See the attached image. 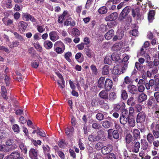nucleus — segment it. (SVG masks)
<instances>
[{"label": "nucleus", "mask_w": 159, "mask_h": 159, "mask_svg": "<svg viewBox=\"0 0 159 159\" xmlns=\"http://www.w3.org/2000/svg\"><path fill=\"white\" fill-rule=\"evenodd\" d=\"M140 146V143L139 142L135 143L133 148V151L136 153L138 152Z\"/></svg>", "instance_id": "31"}, {"label": "nucleus", "mask_w": 159, "mask_h": 159, "mask_svg": "<svg viewBox=\"0 0 159 159\" xmlns=\"http://www.w3.org/2000/svg\"><path fill=\"white\" fill-rule=\"evenodd\" d=\"M107 9L106 7L103 6L100 7L98 10L99 13L100 14H104L107 12Z\"/></svg>", "instance_id": "41"}, {"label": "nucleus", "mask_w": 159, "mask_h": 159, "mask_svg": "<svg viewBox=\"0 0 159 159\" xmlns=\"http://www.w3.org/2000/svg\"><path fill=\"white\" fill-rule=\"evenodd\" d=\"M153 63L155 66L159 65V53L158 54V58H155L153 61Z\"/></svg>", "instance_id": "64"}, {"label": "nucleus", "mask_w": 159, "mask_h": 159, "mask_svg": "<svg viewBox=\"0 0 159 159\" xmlns=\"http://www.w3.org/2000/svg\"><path fill=\"white\" fill-rule=\"evenodd\" d=\"M49 36L50 39L53 42L56 41L59 38L58 34L55 31L50 32L49 33Z\"/></svg>", "instance_id": "6"}, {"label": "nucleus", "mask_w": 159, "mask_h": 159, "mask_svg": "<svg viewBox=\"0 0 159 159\" xmlns=\"http://www.w3.org/2000/svg\"><path fill=\"white\" fill-rule=\"evenodd\" d=\"M37 29L38 31L40 33H42L45 30V29L44 26L40 25H38L37 26Z\"/></svg>", "instance_id": "58"}, {"label": "nucleus", "mask_w": 159, "mask_h": 159, "mask_svg": "<svg viewBox=\"0 0 159 159\" xmlns=\"http://www.w3.org/2000/svg\"><path fill=\"white\" fill-rule=\"evenodd\" d=\"M29 156L31 159H38V150L31 148L29 151Z\"/></svg>", "instance_id": "1"}, {"label": "nucleus", "mask_w": 159, "mask_h": 159, "mask_svg": "<svg viewBox=\"0 0 159 159\" xmlns=\"http://www.w3.org/2000/svg\"><path fill=\"white\" fill-rule=\"evenodd\" d=\"M19 147L22 151L25 153H26L27 151V149L26 147L24 145L23 143H20L19 145Z\"/></svg>", "instance_id": "48"}, {"label": "nucleus", "mask_w": 159, "mask_h": 159, "mask_svg": "<svg viewBox=\"0 0 159 159\" xmlns=\"http://www.w3.org/2000/svg\"><path fill=\"white\" fill-rule=\"evenodd\" d=\"M69 18V14L68 12L65 11L59 17L58 22L62 23L63 20L67 19Z\"/></svg>", "instance_id": "9"}, {"label": "nucleus", "mask_w": 159, "mask_h": 159, "mask_svg": "<svg viewBox=\"0 0 159 159\" xmlns=\"http://www.w3.org/2000/svg\"><path fill=\"white\" fill-rule=\"evenodd\" d=\"M58 145L61 148H64L66 146V144L63 140H61L59 142Z\"/></svg>", "instance_id": "61"}, {"label": "nucleus", "mask_w": 159, "mask_h": 159, "mask_svg": "<svg viewBox=\"0 0 159 159\" xmlns=\"http://www.w3.org/2000/svg\"><path fill=\"white\" fill-rule=\"evenodd\" d=\"M109 73V69L108 66H105L102 69V74L104 75H108Z\"/></svg>", "instance_id": "38"}, {"label": "nucleus", "mask_w": 159, "mask_h": 159, "mask_svg": "<svg viewBox=\"0 0 159 159\" xmlns=\"http://www.w3.org/2000/svg\"><path fill=\"white\" fill-rule=\"evenodd\" d=\"M34 46L35 48L39 52H41L42 51L43 49L42 47L38 43H35Z\"/></svg>", "instance_id": "59"}, {"label": "nucleus", "mask_w": 159, "mask_h": 159, "mask_svg": "<svg viewBox=\"0 0 159 159\" xmlns=\"http://www.w3.org/2000/svg\"><path fill=\"white\" fill-rule=\"evenodd\" d=\"M111 125V122L108 121H103L102 122V125L105 128H109Z\"/></svg>", "instance_id": "44"}, {"label": "nucleus", "mask_w": 159, "mask_h": 159, "mask_svg": "<svg viewBox=\"0 0 159 159\" xmlns=\"http://www.w3.org/2000/svg\"><path fill=\"white\" fill-rule=\"evenodd\" d=\"M86 55L89 58L93 57H95V54L93 52L89 49H87L86 50Z\"/></svg>", "instance_id": "35"}, {"label": "nucleus", "mask_w": 159, "mask_h": 159, "mask_svg": "<svg viewBox=\"0 0 159 159\" xmlns=\"http://www.w3.org/2000/svg\"><path fill=\"white\" fill-rule=\"evenodd\" d=\"M105 78L103 77H100L98 80V86L99 88H102L104 86Z\"/></svg>", "instance_id": "27"}, {"label": "nucleus", "mask_w": 159, "mask_h": 159, "mask_svg": "<svg viewBox=\"0 0 159 159\" xmlns=\"http://www.w3.org/2000/svg\"><path fill=\"white\" fill-rule=\"evenodd\" d=\"M117 98L116 93L115 92H111L108 94V99L111 101H114Z\"/></svg>", "instance_id": "30"}, {"label": "nucleus", "mask_w": 159, "mask_h": 159, "mask_svg": "<svg viewBox=\"0 0 159 159\" xmlns=\"http://www.w3.org/2000/svg\"><path fill=\"white\" fill-rule=\"evenodd\" d=\"M124 36L123 32H118L117 34L114 36L112 39L113 41H116L117 40L121 39Z\"/></svg>", "instance_id": "23"}, {"label": "nucleus", "mask_w": 159, "mask_h": 159, "mask_svg": "<svg viewBox=\"0 0 159 159\" xmlns=\"http://www.w3.org/2000/svg\"><path fill=\"white\" fill-rule=\"evenodd\" d=\"M147 140L150 144H152L154 140V137L152 134L149 132L147 135Z\"/></svg>", "instance_id": "29"}, {"label": "nucleus", "mask_w": 159, "mask_h": 159, "mask_svg": "<svg viewBox=\"0 0 159 159\" xmlns=\"http://www.w3.org/2000/svg\"><path fill=\"white\" fill-rule=\"evenodd\" d=\"M129 119V118L120 116V122L121 124L125 125L128 122Z\"/></svg>", "instance_id": "37"}, {"label": "nucleus", "mask_w": 159, "mask_h": 159, "mask_svg": "<svg viewBox=\"0 0 159 159\" xmlns=\"http://www.w3.org/2000/svg\"><path fill=\"white\" fill-rule=\"evenodd\" d=\"M10 149L7 146L5 145L0 146V151H2L7 152L9 151Z\"/></svg>", "instance_id": "45"}, {"label": "nucleus", "mask_w": 159, "mask_h": 159, "mask_svg": "<svg viewBox=\"0 0 159 159\" xmlns=\"http://www.w3.org/2000/svg\"><path fill=\"white\" fill-rule=\"evenodd\" d=\"M19 44V43L17 41H14L12 43H10L9 46L11 48L17 47Z\"/></svg>", "instance_id": "60"}, {"label": "nucleus", "mask_w": 159, "mask_h": 159, "mask_svg": "<svg viewBox=\"0 0 159 159\" xmlns=\"http://www.w3.org/2000/svg\"><path fill=\"white\" fill-rule=\"evenodd\" d=\"M121 97L124 99L126 100L128 98V95L125 90H122L121 91Z\"/></svg>", "instance_id": "46"}, {"label": "nucleus", "mask_w": 159, "mask_h": 159, "mask_svg": "<svg viewBox=\"0 0 159 159\" xmlns=\"http://www.w3.org/2000/svg\"><path fill=\"white\" fill-rule=\"evenodd\" d=\"M107 90H102L99 93V96L101 98L105 100L108 99V93Z\"/></svg>", "instance_id": "15"}, {"label": "nucleus", "mask_w": 159, "mask_h": 159, "mask_svg": "<svg viewBox=\"0 0 159 159\" xmlns=\"http://www.w3.org/2000/svg\"><path fill=\"white\" fill-rule=\"evenodd\" d=\"M11 156L13 159H16L19 158L20 156V154L17 152H12L11 154Z\"/></svg>", "instance_id": "50"}, {"label": "nucleus", "mask_w": 159, "mask_h": 159, "mask_svg": "<svg viewBox=\"0 0 159 159\" xmlns=\"http://www.w3.org/2000/svg\"><path fill=\"white\" fill-rule=\"evenodd\" d=\"M141 149L143 151H146L149 147L148 142L144 139L141 140Z\"/></svg>", "instance_id": "19"}, {"label": "nucleus", "mask_w": 159, "mask_h": 159, "mask_svg": "<svg viewBox=\"0 0 159 159\" xmlns=\"http://www.w3.org/2000/svg\"><path fill=\"white\" fill-rule=\"evenodd\" d=\"M127 88L128 91L132 94H136L138 92L137 88L134 85H129L127 86Z\"/></svg>", "instance_id": "10"}, {"label": "nucleus", "mask_w": 159, "mask_h": 159, "mask_svg": "<svg viewBox=\"0 0 159 159\" xmlns=\"http://www.w3.org/2000/svg\"><path fill=\"white\" fill-rule=\"evenodd\" d=\"M155 82L154 80L152 79L150 80L148 83H147L145 84L146 89L147 90L150 89L151 87L153 86Z\"/></svg>", "instance_id": "32"}, {"label": "nucleus", "mask_w": 159, "mask_h": 159, "mask_svg": "<svg viewBox=\"0 0 159 159\" xmlns=\"http://www.w3.org/2000/svg\"><path fill=\"white\" fill-rule=\"evenodd\" d=\"M96 118L98 120H102L103 119L104 116L102 113H98L96 115Z\"/></svg>", "instance_id": "62"}, {"label": "nucleus", "mask_w": 159, "mask_h": 159, "mask_svg": "<svg viewBox=\"0 0 159 159\" xmlns=\"http://www.w3.org/2000/svg\"><path fill=\"white\" fill-rule=\"evenodd\" d=\"M22 16L24 19H25L26 21H27L29 20H30L32 22L35 21V19L27 13H23Z\"/></svg>", "instance_id": "17"}, {"label": "nucleus", "mask_w": 159, "mask_h": 159, "mask_svg": "<svg viewBox=\"0 0 159 159\" xmlns=\"http://www.w3.org/2000/svg\"><path fill=\"white\" fill-rule=\"evenodd\" d=\"M6 145L7 146H11V149H16L17 147V145L16 143H14V141L12 139H8L6 142Z\"/></svg>", "instance_id": "11"}, {"label": "nucleus", "mask_w": 159, "mask_h": 159, "mask_svg": "<svg viewBox=\"0 0 159 159\" xmlns=\"http://www.w3.org/2000/svg\"><path fill=\"white\" fill-rule=\"evenodd\" d=\"M3 4L4 7L7 8H10L12 7L11 0H7V2H3Z\"/></svg>", "instance_id": "43"}, {"label": "nucleus", "mask_w": 159, "mask_h": 159, "mask_svg": "<svg viewBox=\"0 0 159 159\" xmlns=\"http://www.w3.org/2000/svg\"><path fill=\"white\" fill-rule=\"evenodd\" d=\"M133 134L134 137L136 138L140 137V132L138 129H134L133 130Z\"/></svg>", "instance_id": "57"}, {"label": "nucleus", "mask_w": 159, "mask_h": 159, "mask_svg": "<svg viewBox=\"0 0 159 159\" xmlns=\"http://www.w3.org/2000/svg\"><path fill=\"white\" fill-rule=\"evenodd\" d=\"M90 68L92 70V74L96 75L98 73V71L96 66L93 65H91L90 66Z\"/></svg>", "instance_id": "49"}, {"label": "nucleus", "mask_w": 159, "mask_h": 159, "mask_svg": "<svg viewBox=\"0 0 159 159\" xmlns=\"http://www.w3.org/2000/svg\"><path fill=\"white\" fill-rule=\"evenodd\" d=\"M122 67L123 66L120 64L119 65H117L115 66L112 71V74L116 75H119L121 72H122V70L123 69L122 68Z\"/></svg>", "instance_id": "3"}, {"label": "nucleus", "mask_w": 159, "mask_h": 159, "mask_svg": "<svg viewBox=\"0 0 159 159\" xmlns=\"http://www.w3.org/2000/svg\"><path fill=\"white\" fill-rule=\"evenodd\" d=\"M56 74L59 78V80L57 81V83L59 85V87L61 88L65 87V81L62 75L59 72H56Z\"/></svg>", "instance_id": "7"}, {"label": "nucleus", "mask_w": 159, "mask_h": 159, "mask_svg": "<svg viewBox=\"0 0 159 159\" xmlns=\"http://www.w3.org/2000/svg\"><path fill=\"white\" fill-rule=\"evenodd\" d=\"M129 125L132 127H133L135 125V121L134 118L129 119L128 121Z\"/></svg>", "instance_id": "42"}, {"label": "nucleus", "mask_w": 159, "mask_h": 159, "mask_svg": "<svg viewBox=\"0 0 159 159\" xmlns=\"http://www.w3.org/2000/svg\"><path fill=\"white\" fill-rule=\"evenodd\" d=\"M117 18V15L116 13H113L106 16L105 19L106 21L114 20Z\"/></svg>", "instance_id": "13"}, {"label": "nucleus", "mask_w": 159, "mask_h": 159, "mask_svg": "<svg viewBox=\"0 0 159 159\" xmlns=\"http://www.w3.org/2000/svg\"><path fill=\"white\" fill-rule=\"evenodd\" d=\"M114 130L112 129H109L107 130L108 133V138L110 139H112V135L113 133Z\"/></svg>", "instance_id": "53"}, {"label": "nucleus", "mask_w": 159, "mask_h": 159, "mask_svg": "<svg viewBox=\"0 0 159 159\" xmlns=\"http://www.w3.org/2000/svg\"><path fill=\"white\" fill-rule=\"evenodd\" d=\"M12 129L16 133H18L20 132V127L17 124L14 125L12 127Z\"/></svg>", "instance_id": "55"}, {"label": "nucleus", "mask_w": 159, "mask_h": 159, "mask_svg": "<svg viewBox=\"0 0 159 159\" xmlns=\"http://www.w3.org/2000/svg\"><path fill=\"white\" fill-rule=\"evenodd\" d=\"M64 50L65 47H56L55 51L58 54H61L64 52Z\"/></svg>", "instance_id": "47"}, {"label": "nucleus", "mask_w": 159, "mask_h": 159, "mask_svg": "<svg viewBox=\"0 0 159 159\" xmlns=\"http://www.w3.org/2000/svg\"><path fill=\"white\" fill-rule=\"evenodd\" d=\"M53 46L52 43L49 40H47L44 41L43 43V46L47 49H51Z\"/></svg>", "instance_id": "21"}, {"label": "nucleus", "mask_w": 159, "mask_h": 159, "mask_svg": "<svg viewBox=\"0 0 159 159\" xmlns=\"http://www.w3.org/2000/svg\"><path fill=\"white\" fill-rule=\"evenodd\" d=\"M129 57L128 56H125L123 59L122 61H121L120 64L123 66L122 72V73H124L125 71L127 66V62L129 59Z\"/></svg>", "instance_id": "4"}, {"label": "nucleus", "mask_w": 159, "mask_h": 159, "mask_svg": "<svg viewBox=\"0 0 159 159\" xmlns=\"http://www.w3.org/2000/svg\"><path fill=\"white\" fill-rule=\"evenodd\" d=\"M129 12V7H126L120 13L119 19L120 20H122Z\"/></svg>", "instance_id": "5"}, {"label": "nucleus", "mask_w": 159, "mask_h": 159, "mask_svg": "<svg viewBox=\"0 0 159 159\" xmlns=\"http://www.w3.org/2000/svg\"><path fill=\"white\" fill-rule=\"evenodd\" d=\"M143 48H141V52L140 53V55L143 56L146 59V62H147L148 61H150L151 60V57L148 55V54L147 53H144L143 54L142 53L143 52Z\"/></svg>", "instance_id": "36"}, {"label": "nucleus", "mask_w": 159, "mask_h": 159, "mask_svg": "<svg viewBox=\"0 0 159 159\" xmlns=\"http://www.w3.org/2000/svg\"><path fill=\"white\" fill-rule=\"evenodd\" d=\"M72 34L73 36H78L80 35V33L77 29L74 28L72 30Z\"/></svg>", "instance_id": "40"}, {"label": "nucleus", "mask_w": 159, "mask_h": 159, "mask_svg": "<svg viewBox=\"0 0 159 159\" xmlns=\"http://www.w3.org/2000/svg\"><path fill=\"white\" fill-rule=\"evenodd\" d=\"M101 139V137L98 135H94L93 134L89 135V136L88 139L91 142H94L98 141Z\"/></svg>", "instance_id": "18"}, {"label": "nucleus", "mask_w": 159, "mask_h": 159, "mask_svg": "<svg viewBox=\"0 0 159 159\" xmlns=\"http://www.w3.org/2000/svg\"><path fill=\"white\" fill-rule=\"evenodd\" d=\"M112 58L111 54H107L104 59V62L105 64H110L112 62Z\"/></svg>", "instance_id": "24"}, {"label": "nucleus", "mask_w": 159, "mask_h": 159, "mask_svg": "<svg viewBox=\"0 0 159 159\" xmlns=\"http://www.w3.org/2000/svg\"><path fill=\"white\" fill-rule=\"evenodd\" d=\"M18 25L20 29L25 30L28 26V24L25 22L21 21L19 23Z\"/></svg>", "instance_id": "28"}, {"label": "nucleus", "mask_w": 159, "mask_h": 159, "mask_svg": "<svg viewBox=\"0 0 159 159\" xmlns=\"http://www.w3.org/2000/svg\"><path fill=\"white\" fill-rule=\"evenodd\" d=\"M121 55L115 52L111 55V57L113 61H118L119 62H121V60L120 58Z\"/></svg>", "instance_id": "20"}, {"label": "nucleus", "mask_w": 159, "mask_h": 159, "mask_svg": "<svg viewBox=\"0 0 159 159\" xmlns=\"http://www.w3.org/2000/svg\"><path fill=\"white\" fill-rule=\"evenodd\" d=\"M155 91L159 90V80L157 82H155L154 84L153 85Z\"/></svg>", "instance_id": "63"}, {"label": "nucleus", "mask_w": 159, "mask_h": 159, "mask_svg": "<svg viewBox=\"0 0 159 159\" xmlns=\"http://www.w3.org/2000/svg\"><path fill=\"white\" fill-rule=\"evenodd\" d=\"M141 7V5L138 7V8L135 9H132V15L134 17H136V19H139L140 17V11L139 8Z\"/></svg>", "instance_id": "12"}, {"label": "nucleus", "mask_w": 159, "mask_h": 159, "mask_svg": "<svg viewBox=\"0 0 159 159\" xmlns=\"http://www.w3.org/2000/svg\"><path fill=\"white\" fill-rule=\"evenodd\" d=\"M114 34V31L113 30H110L105 35V39L107 40L111 39Z\"/></svg>", "instance_id": "22"}, {"label": "nucleus", "mask_w": 159, "mask_h": 159, "mask_svg": "<svg viewBox=\"0 0 159 159\" xmlns=\"http://www.w3.org/2000/svg\"><path fill=\"white\" fill-rule=\"evenodd\" d=\"M112 149V146L111 145H107L102 147L101 152L104 155L107 154L111 152Z\"/></svg>", "instance_id": "8"}, {"label": "nucleus", "mask_w": 159, "mask_h": 159, "mask_svg": "<svg viewBox=\"0 0 159 159\" xmlns=\"http://www.w3.org/2000/svg\"><path fill=\"white\" fill-rule=\"evenodd\" d=\"M123 43H118L115 44L112 47V49L115 51L119 50L122 47Z\"/></svg>", "instance_id": "25"}, {"label": "nucleus", "mask_w": 159, "mask_h": 159, "mask_svg": "<svg viewBox=\"0 0 159 159\" xmlns=\"http://www.w3.org/2000/svg\"><path fill=\"white\" fill-rule=\"evenodd\" d=\"M146 117V114L144 112L142 111L139 113L136 118L137 123L143 122L145 120Z\"/></svg>", "instance_id": "2"}, {"label": "nucleus", "mask_w": 159, "mask_h": 159, "mask_svg": "<svg viewBox=\"0 0 159 159\" xmlns=\"http://www.w3.org/2000/svg\"><path fill=\"white\" fill-rule=\"evenodd\" d=\"M104 86L105 89L108 90L111 89L112 87V81L109 79H106L105 81Z\"/></svg>", "instance_id": "14"}, {"label": "nucleus", "mask_w": 159, "mask_h": 159, "mask_svg": "<svg viewBox=\"0 0 159 159\" xmlns=\"http://www.w3.org/2000/svg\"><path fill=\"white\" fill-rule=\"evenodd\" d=\"M129 111L127 109L123 110L121 116L129 118Z\"/></svg>", "instance_id": "54"}, {"label": "nucleus", "mask_w": 159, "mask_h": 159, "mask_svg": "<svg viewBox=\"0 0 159 159\" xmlns=\"http://www.w3.org/2000/svg\"><path fill=\"white\" fill-rule=\"evenodd\" d=\"M125 105L124 102H120L118 104L115 105L114 109L115 111H117L120 109H123L125 108Z\"/></svg>", "instance_id": "16"}, {"label": "nucleus", "mask_w": 159, "mask_h": 159, "mask_svg": "<svg viewBox=\"0 0 159 159\" xmlns=\"http://www.w3.org/2000/svg\"><path fill=\"white\" fill-rule=\"evenodd\" d=\"M95 147L96 149L98 150H100L101 149H102L103 144L102 143L98 142L96 144Z\"/></svg>", "instance_id": "51"}, {"label": "nucleus", "mask_w": 159, "mask_h": 159, "mask_svg": "<svg viewBox=\"0 0 159 159\" xmlns=\"http://www.w3.org/2000/svg\"><path fill=\"white\" fill-rule=\"evenodd\" d=\"M54 46L57 47H65L64 44L61 41L56 42L54 44Z\"/></svg>", "instance_id": "56"}, {"label": "nucleus", "mask_w": 159, "mask_h": 159, "mask_svg": "<svg viewBox=\"0 0 159 159\" xmlns=\"http://www.w3.org/2000/svg\"><path fill=\"white\" fill-rule=\"evenodd\" d=\"M147 96L145 94L142 93L140 94L138 97V101L139 102H141L147 99Z\"/></svg>", "instance_id": "26"}, {"label": "nucleus", "mask_w": 159, "mask_h": 159, "mask_svg": "<svg viewBox=\"0 0 159 159\" xmlns=\"http://www.w3.org/2000/svg\"><path fill=\"white\" fill-rule=\"evenodd\" d=\"M1 90L2 93V96L5 99H7V90L5 87L4 86L1 87Z\"/></svg>", "instance_id": "39"}, {"label": "nucleus", "mask_w": 159, "mask_h": 159, "mask_svg": "<svg viewBox=\"0 0 159 159\" xmlns=\"http://www.w3.org/2000/svg\"><path fill=\"white\" fill-rule=\"evenodd\" d=\"M155 15L154 11L153 10L150 11L148 14V20L149 22H151L154 19Z\"/></svg>", "instance_id": "33"}, {"label": "nucleus", "mask_w": 159, "mask_h": 159, "mask_svg": "<svg viewBox=\"0 0 159 159\" xmlns=\"http://www.w3.org/2000/svg\"><path fill=\"white\" fill-rule=\"evenodd\" d=\"M151 129L152 131H159V124H156L155 123H153L150 126Z\"/></svg>", "instance_id": "34"}, {"label": "nucleus", "mask_w": 159, "mask_h": 159, "mask_svg": "<svg viewBox=\"0 0 159 159\" xmlns=\"http://www.w3.org/2000/svg\"><path fill=\"white\" fill-rule=\"evenodd\" d=\"M31 141L33 144L36 146H37L38 145H40L41 143V141L39 140H36L33 139H31Z\"/></svg>", "instance_id": "52"}]
</instances>
